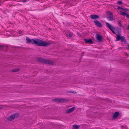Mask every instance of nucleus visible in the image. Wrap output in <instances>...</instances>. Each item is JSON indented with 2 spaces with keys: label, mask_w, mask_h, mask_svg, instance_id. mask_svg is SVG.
<instances>
[{
  "label": "nucleus",
  "mask_w": 129,
  "mask_h": 129,
  "mask_svg": "<svg viewBox=\"0 0 129 129\" xmlns=\"http://www.w3.org/2000/svg\"><path fill=\"white\" fill-rule=\"evenodd\" d=\"M26 40L27 43H31L35 44L39 46L47 47L50 45L51 43H47L42 40L36 38L31 39L28 37L26 38Z\"/></svg>",
  "instance_id": "f257e3e1"
},
{
  "label": "nucleus",
  "mask_w": 129,
  "mask_h": 129,
  "mask_svg": "<svg viewBox=\"0 0 129 129\" xmlns=\"http://www.w3.org/2000/svg\"><path fill=\"white\" fill-rule=\"evenodd\" d=\"M106 25L114 34H116L114 31L115 30L117 31L118 34H117V37L115 40L116 41H117L121 40V29L120 28L118 27H114L108 22L106 23Z\"/></svg>",
  "instance_id": "f03ea898"
},
{
  "label": "nucleus",
  "mask_w": 129,
  "mask_h": 129,
  "mask_svg": "<svg viewBox=\"0 0 129 129\" xmlns=\"http://www.w3.org/2000/svg\"><path fill=\"white\" fill-rule=\"evenodd\" d=\"M37 61L43 63L51 65H53L54 64V62L50 60L41 58H38Z\"/></svg>",
  "instance_id": "7ed1b4c3"
},
{
  "label": "nucleus",
  "mask_w": 129,
  "mask_h": 129,
  "mask_svg": "<svg viewBox=\"0 0 129 129\" xmlns=\"http://www.w3.org/2000/svg\"><path fill=\"white\" fill-rule=\"evenodd\" d=\"M107 19L109 21L113 20V15L111 12L108 11L107 12Z\"/></svg>",
  "instance_id": "20e7f679"
},
{
  "label": "nucleus",
  "mask_w": 129,
  "mask_h": 129,
  "mask_svg": "<svg viewBox=\"0 0 129 129\" xmlns=\"http://www.w3.org/2000/svg\"><path fill=\"white\" fill-rule=\"evenodd\" d=\"M52 100L53 101H55L56 102H58L60 103L67 102L68 101L67 99L60 98H55L53 99Z\"/></svg>",
  "instance_id": "39448f33"
},
{
  "label": "nucleus",
  "mask_w": 129,
  "mask_h": 129,
  "mask_svg": "<svg viewBox=\"0 0 129 129\" xmlns=\"http://www.w3.org/2000/svg\"><path fill=\"white\" fill-rule=\"evenodd\" d=\"M19 116L18 113H14L11 115V116L9 117L8 119L10 121H12V120L15 118L18 117Z\"/></svg>",
  "instance_id": "423d86ee"
},
{
  "label": "nucleus",
  "mask_w": 129,
  "mask_h": 129,
  "mask_svg": "<svg viewBox=\"0 0 129 129\" xmlns=\"http://www.w3.org/2000/svg\"><path fill=\"white\" fill-rule=\"evenodd\" d=\"M93 22L97 27H102V25L101 23L98 20H95V21H94Z\"/></svg>",
  "instance_id": "0eeeda50"
},
{
  "label": "nucleus",
  "mask_w": 129,
  "mask_h": 129,
  "mask_svg": "<svg viewBox=\"0 0 129 129\" xmlns=\"http://www.w3.org/2000/svg\"><path fill=\"white\" fill-rule=\"evenodd\" d=\"M96 37L97 40L100 42L103 39V37L102 36L98 34L96 35Z\"/></svg>",
  "instance_id": "6e6552de"
},
{
  "label": "nucleus",
  "mask_w": 129,
  "mask_h": 129,
  "mask_svg": "<svg viewBox=\"0 0 129 129\" xmlns=\"http://www.w3.org/2000/svg\"><path fill=\"white\" fill-rule=\"evenodd\" d=\"M75 107H74L71 108L67 109L66 111V113H71L74 111L75 109Z\"/></svg>",
  "instance_id": "1a4fd4ad"
},
{
  "label": "nucleus",
  "mask_w": 129,
  "mask_h": 129,
  "mask_svg": "<svg viewBox=\"0 0 129 129\" xmlns=\"http://www.w3.org/2000/svg\"><path fill=\"white\" fill-rule=\"evenodd\" d=\"M3 12L4 15L6 17H8L10 13V11L7 9L4 10Z\"/></svg>",
  "instance_id": "9d476101"
},
{
  "label": "nucleus",
  "mask_w": 129,
  "mask_h": 129,
  "mask_svg": "<svg viewBox=\"0 0 129 129\" xmlns=\"http://www.w3.org/2000/svg\"><path fill=\"white\" fill-rule=\"evenodd\" d=\"M84 40L85 43H89L90 44H91L93 43L92 40L91 39H84Z\"/></svg>",
  "instance_id": "9b49d317"
},
{
  "label": "nucleus",
  "mask_w": 129,
  "mask_h": 129,
  "mask_svg": "<svg viewBox=\"0 0 129 129\" xmlns=\"http://www.w3.org/2000/svg\"><path fill=\"white\" fill-rule=\"evenodd\" d=\"M92 19H96L99 18V16L97 15H91L90 16Z\"/></svg>",
  "instance_id": "f8f14e48"
},
{
  "label": "nucleus",
  "mask_w": 129,
  "mask_h": 129,
  "mask_svg": "<svg viewBox=\"0 0 129 129\" xmlns=\"http://www.w3.org/2000/svg\"><path fill=\"white\" fill-rule=\"evenodd\" d=\"M120 14L121 15H122L123 16H125L127 18H129V14L127 13H126L123 12L121 11H120Z\"/></svg>",
  "instance_id": "ddd939ff"
},
{
  "label": "nucleus",
  "mask_w": 129,
  "mask_h": 129,
  "mask_svg": "<svg viewBox=\"0 0 129 129\" xmlns=\"http://www.w3.org/2000/svg\"><path fill=\"white\" fill-rule=\"evenodd\" d=\"M119 112H115L112 118L115 119L119 115Z\"/></svg>",
  "instance_id": "4468645a"
},
{
  "label": "nucleus",
  "mask_w": 129,
  "mask_h": 129,
  "mask_svg": "<svg viewBox=\"0 0 129 129\" xmlns=\"http://www.w3.org/2000/svg\"><path fill=\"white\" fill-rule=\"evenodd\" d=\"M66 36L67 37L71 38L73 37L74 34L73 33H70L68 34H66Z\"/></svg>",
  "instance_id": "2eb2a0df"
},
{
  "label": "nucleus",
  "mask_w": 129,
  "mask_h": 129,
  "mask_svg": "<svg viewBox=\"0 0 129 129\" xmlns=\"http://www.w3.org/2000/svg\"><path fill=\"white\" fill-rule=\"evenodd\" d=\"M121 42H124L125 44L127 42L124 37L121 36Z\"/></svg>",
  "instance_id": "dca6fc26"
},
{
  "label": "nucleus",
  "mask_w": 129,
  "mask_h": 129,
  "mask_svg": "<svg viewBox=\"0 0 129 129\" xmlns=\"http://www.w3.org/2000/svg\"><path fill=\"white\" fill-rule=\"evenodd\" d=\"M73 126L74 129H78L79 127H80V126H78V125L74 124L73 125Z\"/></svg>",
  "instance_id": "f3484780"
},
{
  "label": "nucleus",
  "mask_w": 129,
  "mask_h": 129,
  "mask_svg": "<svg viewBox=\"0 0 129 129\" xmlns=\"http://www.w3.org/2000/svg\"><path fill=\"white\" fill-rule=\"evenodd\" d=\"M20 70V69L19 68L15 69L12 70L11 71L13 72H16Z\"/></svg>",
  "instance_id": "a211bd4d"
},
{
  "label": "nucleus",
  "mask_w": 129,
  "mask_h": 129,
  "mask_svg": "<svg viewBox=\"0 0 129 129\" xmlns=\"http://www.w3.org/2000/svg\"><path fill=\"white\" fill-rule=\"evenodd\" d=\"M118 24L119 26L120 27H122L123 28H124V26H123L121 24V21H119L118 22Z\"/></svg>",
  "instance_id": "6ab92c4d"
},
{
  "label": "nucleus",
  "mask_w": 129,
  "mask_h": 129,
  "mask_svg": "<svg viewBox=\"0 0 129 129\" xmlns=\"http://www.w3.org/2000/svg\"><path fill=\"white\" fill-rule=\"evenodd\" d=\"M117 9L119 10H121L122 11L123 10H124V8H123L120 6H118Z\"/></svg>",
  "instance_id": "aec40b11"
},
{
  "label": "nucleus",
  "mask_w": 129,
  "mask_h": 129,
  "mask_svg": "<svg viewBox=\"0 0 129 129\" xmlns=\"http://www.w3.org/2000/svg\"><path fill=\"white\" fill-rule=\"evenodd\" d=\"M128 11V9L127 8H124V10H122V11L125 12H126Z\"/></svg>",
  "instance_id": "412c9836"
},
{
  "label": "nucleus",
  "mask_w": 129,
  "mask_h": 129,
  "mask_svg": "<svg viewBox=\"0 0 129 129\" xmlns=\"http://www.w3.org/2000/svg\"><path fill=\"white\" fill-rule=\"evenodd\" d=\"M117 3L118 4H122V3L121 1H119L117 2Z\"/></svg>",
  "instance_id": "4be33fe9"
},
{
  "label": "nucleus",
  "mask_w": 129,
  "mask_h": 129,
  "mask_svg": "<svg viewBox=\"0 0 129 129\" xmlns=\"http://www.w3.org/2000/svg\"><path fill=\"white\" fill-rule=\"evenodd\" d=\"M4 49V46L3 45H0V49L3 50Z\"/></svg>",
  "instance_id": "5701e85b"
},
{
  "label": "nucleus",
  "mask_w": 129,
  "mask_h": 129,
  "mask_svg": "<svg viewBox=\"0 0 129 129\" xmlns=\"http://www.w3.org/2000/svg\"><path fill=\"white\" fill-rule=\"evenodd\" d=\"M126 49L129 50V45H126Z\"/></svg>",
  "instance_id": "b1692460"
},
{
  "label": "nucleus",
  "mask_w": 129,
  "mask_h": 129,
  "mask_svg": "<svg viewBox=\"0 0 129 129\" xmlns=\"http://www.w3.org/2000/svg\"><path fill=\"white\" fill-rule=\"evenodd\" d=\"M18 32L19 34H21L22 31L21 30H18Z\"/></svg>",
  "instance_id": "393cba45"
},
{
  "label": "nucleus",
  "mask_w": 129,
  "mask_h": 129,
  "mask_svg": "<svg viewBox=\"0 0 129 129\" xmlns=\"http://www.w3.org/2000/svg\"><path fill=\"white\" fill-rule=\"evenodd\" d=\"M69 92L70 93H75L74 91H70Z\"/></svg>",
  "instance_id": "a878e982"
},
{
  "label": "nucleus",
  "mask_w": 129,
  "mask_h": 129,
  "mask_svg": "<svg viewBox=\"0 0 129 129\" xmlns=\"http://www.w3.org/2000/svg\"><path fill=\"white\" fill-rule=\"evenodd\" d=\"M122 129H128V128L125 127H124L122 128Z\"/></svg>",
  "instance_id": "bb28decb"
},
{
  "label": "nucleus",
  "mask_w": 129,
  "mask_h": 129,
  "mask_svg": "<svg viewBox=\"0 0 129 129\" xmlns=\"http://www.w3.org/2000/svg\"><path fill=\"white\" fill-rule=\"evenodd\" d=\"M26 1H27V0H24V1H23V2H26Z\"/></svg>",
  "instance_id": "cd10ccee"
},
{
  "label": "nucleus",
  "mask_w": 129,
  "mask_h": 129,
  "mask_svg": "<svg viewBox=\"0 0 129 129\" xmlns=\"http://www.w3.org/2000/svg\"><path fill=\"white\" fill-rule=\"evenodd\" d=\"M127 25L126 24H125L124 25V26H125V27H126L127 26Z\"/></svg>",
  "instance_id": "c85d7f7f"
},
{
  "label": "nucleus",
  "mask_w": 129,
  "mask_h": 129,
  "mask_svg": "<svg viewBox=\"0 0 129 129\" xmlns=\"http://www.w3.org/2000/svg\"><path fill=\"white\" fill-rule=\"evenodd\" d=\"M2 108H1V107L0 108V110L1 109H2Z\"/></svg>",
  "instance_id": "c756f323"
},
{
  "label": "nucleus",
  "mask_w": 129,
  "mask_h": 129,
  "mask_svg": "<svg viewBox=\"0 0 129 129\" xmlns=\"http://www.w3.org/2000/svg\"><path fill=\"white\" fill-rule=\"evenodd\" d=\"M128 38H129V36H128Z\"/></svg>",
  "instance_id": "7c9ffc66"
}]
</instances>
